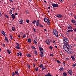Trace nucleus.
Wrapping results in <instances>:
<instances>
[{
	"label": "nucleus",
	"instance_id": "f8f14e48",
	"mask_svg": "<svg viewBox=\"0 0 76 76\" xmlns=\"http://www.w3.org/2000/svg\"><path fill=\"white\" fill-rule=\"evenodd\" d=\"M25 13L26 15L29 14V11L28 10H26L25 12Z\"/></svg>",
	"mask_w": 76,
	"mask_h": 76
},
{
	"label": "nucleus",
	"instance_id": "5fc2aeb1",
	"mask_svg": "<svg viewBox=\"0 0 76 76\" xmlns=\"http://www.w3.org/2000/svg\"><path fill=\"white\" fill-rule=\"evenodd\" d=\"M34 60L35 62H37V60L35 58H34Z\"/></svg>",
	"mask_w": 76,
	"mask_h": 76
},
{
	"label": "nucleus",
	"instance_id": "6e6d98bb",
	"mask_svg": "<svg viewBox=\"0 0 76 76\" xmlns=\"http://www.w3.org/2000/svg\"><path fill=\"white\" fill-rule=\"evenodd\" d=\"M59 1L61 2V3H62L63 2V0H59Z\"/></svg>",
	"mask_w": 76,
	"mask_h": 76
},
{
	"label": "nucleus",
	"instance_id": "20e7f679",
	"mask_svg": "<svg viewBox=\"0 0 76 76\" xmlns=\"http://www.w3.org/2000/svg\"><path fill=\"white\" fill-rule=\"evenodd\" d=\"M51 5L53 7H58V5L56 4H51Z\"/></svg>",
	"mask_w": 76,
	"mask_h": 76
},
{
	"label": "nucleus",
	"instance_id": "9b49d317",
	"mask_svg": "<svg viewBox=\"0 0 76 76\" xmlns=\"http://www.w3.org/2000/svg\"><path fill=\"white\" fill-rule=\"evenodd\" d=\"M19 45H17V46H16L15 47V48H17V49H20V48L19 47Z\"/></svg>",
	"mask_w": 76,
	"mask_h": 76
},
{
	"label": "nucleus",
	"instance_id": "49530a36",
	"mask_svg": "<svg viewBox=\"0 0 76 76\" xmlns=\"http://www.w3.org/2000/svg\"><path fill=\"white\" fill-rule=\"evenodd\" d=\"M26 22L27 23H29V20H26Z\"/></svg>",
	"mask_w": 76,
	"mask_h": 76
},
{
	"label": "nucleus",
	"instance_id": "423d86ee",
	"mask_svg": "<svg viewBox=\"0 0 76 76\" xmlns=\"http://www.w3.org/2000/svg\"><path fill=\"white\" fill-rule=\"evenodd\" d=\"M69 44H66V46L67 47H68L69 49V48L70 49L72 48V45H68Z\"/></svg>",
	"mask_w": 76,
	"mask_h": 76
},
{
	"label": "nucleus",
	"instance_id": "9d476101",
	"mask_svg": "<svg viewBox=\"0 0 76 76\" xmlns=\"http://www.w3.org/2000/svg\"><path fill=\"white\" fill-rule=\"evenodd\" d=\"M68 73L69 75H72V70H69L68 71Z\"/></svg>",
	"mask_w": 76,
	"mask_h": 76
},
{
	"label": "nucleus",
	"instance_id": "5701e85b",
	"mask_svg": "<svg viewBox=\"0 0 76 76\" xmlns=\"http://www.w3.org/2000/svg\"><path fill=\"white\" fill-rule=\"evenodd\" d=\"M15 73L14 72H13L12 73V76H15Z\"/></svg>",
	"mask_w": 76,
	"mask_h": 76
},
{
	"label": "nucleus",
	"instance_id": "3c124183",
	"mask_svg": "<svg viewBox=\"0 0 76 76\" xmlns=\"http://www.w3.org/2000/svg\"><path fill=\"white\" fill-rule=\"evenodd\" d=\"M17 56H19L20 55V54L19 53H17Z\"/></svg>",
	"mask_w": 76,
	"mask_h": 76
},
{
	"label": "nucleus",
	"instance_id": "c756f323",
	"mask_svg": "<svg viewBox=\"0 0 76 76\" xmlns=\"http://www.w3.org/2000/svg\"><path fill=\"white\" fill-rule=\"evenodd\" d=\"M63 68H61L59 69V70H60V71H63Z\"/></svg>",
	"mask_w": 76,
	"mask_h": 76
},
{
	"label": "nucleus",
	"instance_id": "338daca9",
	"mask_svg": "<svg viewBox=\"0 0 76 76\" xmlns=\"http://www.w3.org/2000/svg\"><path fill=\"white\" fill-rule=\"evenodd\" d=\"M18 37H19V38H20L21 37H20V36L18 35Z\"/></svg>",
	"mask_w": 76,
	"mask_h": 76
},
{
	"label": "nucleus",
	"instance_id": "aec40b11",
	"mask_svg": "<svg viewBox=\"0 0 76 76\" xmlns=\"http://www.w3.org/2000/svg\"><path fill=\"white\" fill-rule=\"evenodd\" d=\"M67 32H73V30H68Z\"/></svg>",
	"mask_w": 76,
	"mask_h": 76
},
{
	"label": "nucleus",
	"instance_id": "f03ea898",
	"mask_svg": "<svg viewBox=\"0 0 76 76\" xmlns=\"http://www.w3.org/2000/svg\"><path fill=\"white\" fill-rule=\"evenodd\" d=\"M63 48L64 50V51H66L67 52V51H69V48L67 46V45H64L63 46Z\"/></svg>",
	"mask_w": 76,
	"mask_h": 76
},
{
	"label": "nucleus",
	"instance_id": "a211bd4d",
	"mask_svg": "<svg viewBox=\"0 0 76 76\" xmlns=\"http://www.w3.org/2000/svg\"><path fill=\"white\" fill-rule=\"evenodd\" d=\"M48 20L47 19V18H45L44 19V21L45 22H47L48 21Z\"/></svg>",
	"mask_w": 76,
	"mask_h": 76
},
{
	"label": "nucleus",
	"instance_id": "2eb2a0df",
	"mask_svg": "<svg viewBox=\"0 0 76 76\" xmlns=\"http://www.w3.org/2000/svg\"><path fill=\"white\" fill-rule=\"evenodd\" d=\"M50 20L49 19L48 20V21L47 22V24L48 25H50Z\"/></svg>",
	"mask_w": 76,
	"mask_h": 76
},
{
	"label": "nucleus",
	"instance_id": "c03bdc74",
	"mask_svg": "<svg viewBox=\"0 0 76 76\" xmlns=\"http://www.w3.org/2000/svg\"><path fill=\"white\" fill-rule=\"evenodd\" d=\"M5 16L6 17V18H9V17L6 14L5 15Z\"/></svg>",
	"mask_w": 76,
	"mask_h": 76
},
{
	"label": "nucleus",
	"instance_id": "b1692460",
	"mask_svg": "<svg viewBox=\"0 0 76 76\" xmlns=\"http://www.w3.org/2000/svg\"><path fill=\"white\" fill-rule=\"evenodd\" d=\"M63 75L64 76H67V74H66V72H64L63 73Z\"/></svg>",
	"mask_w": 76,
	"mask_h": 76
},
{
	"label": "nucleus",
	"instance_id": "cd10ccee",
	"mask_svg": "<svg viewBox=\"0 0 76 76\" xmlns=\"http://www.w3.org/2000/svg\"><path fill=\"white\" fill-rule=\"evenodd\" d=\"M43 64H41L39 66V67L41 68L42 67H43Z\"/></svg>",
	"mask_w": 76,
	"mask_h": 76
},
{
	"label": "nucleus",
	"instance_id": "7c9ffc66",
	"mask_svg": "<svg viewBox=\"0 0 76 76\" xmlns=\"http://www.w3.org/2000/svg\"><path fill=\"white\" fill-rule=\"evenodd\" d=\"M11 17H12V18H15V15H14V14H12L11 15Z\"/></svg>",
	"mask_w": 76,
	"mask_h": 76
},
{
	"label": "nucleus",
	"instance_id": "473e14b6",
	"mask_svg": "<svg viewBox=\"0 0 76 76\" xmlns=\"http://www.w3.org/2000/svg\"><path fill=\"white\" fill-rule=\"evenodd\" d=\"M31 48H32V49H35V47L34 46H31Z\"/></svg>",
	"mask_w": 76,
	"mask_h": 76
},
{
	"label": "nucleus",
	"instance_id": "052dcab7",
	"mask_svg": "<svg viewBox=\"0 0 76 76\" xmlns=\"http://www.w3.org/2000/svg\"><path fill=\"white\" fill-rule=\"evenodd\" d=\"M2 45H3L4 47H5V44H4V43H3Z\"/></svg>",
	"mask_w": 76,
	"mask_h": 76
},
{
	"label": "nucleus",
	"instance_id": "58836bf2",
	"mask_svg": "<svg viewBox=\"0 0 76 76\" xmlns=\"http://www.w3.org/2000/svg\"><path fill=\"white\" fill-rule=\"evenodd\" d=\"M35 22H36V21L34 20V21H33V22H32V23H33V24H35Z\"/></svg>",
	"mask_w": 76,
	"mask_h": 76
},
{
	"label": "nucleus",
	"instance_id": "ddd939ff",
	"mask_svg": "<svg viewBox=\"0 0 76 76\" xmlns=\"http://www.w3.org/2000/svg\"><path fill=\"white\" fill-rule=\"evenodd\" d=\"M71 22L72 23H73L76 22V21H75V20H72Z\"/></svg>",
	"mask_w": 76,
	"mask_h": 76
},
{
	"label": "nucleus",
	"instance_id": "69168bd1",
	"mask_svg": "<svg viewBox=\"0 0 76 76\" xmlns=\"http://www.w3.org/2000/svg\"><path fill=\"white\" fill-rule=\"evenodd\" d=\"M17 74L18 76H19V72H17Z\"/></svg>",
	"mask_w": 76,
	"mask_h": 76
},
{
	"label": "nucleus",
	"instance_id": "f3484780",
	"mask_svg": "<svg viewBox=\"0 0 76 76\" xmlns=\"http://www.w3.org/2000/svg\"><path fill=\"white\" fill-rule=\"evenodd\" d=\"M20 24H22L23 23V20H20Z\"/></svg>",
	"mask_w": 76,
	"mask_h": 76
},
{
	"label": "nucleus",
	"instance_id": "c9c22d12",
	"mask_svg": "<svg viewBox=\"0 0 76 76\" xmlns=\"http://www.w3.org/2000/svg\"><path fill=\"white\" fill-rule=\"evenodd\" d=\"M49 48L50 49V50H52L53 49V47L52 46H50L49 47Z\"/></svg>",
	"mask_w": 76,
	"mask_h": 76
},
{
	"label": "nucleus",
	"instance_id": "dca6fc26",
	"mask_svg": "<svg viewBox=\"0 0 76 76\" xmlns=\"http://www.w3.org/2000/svg\"><path fill=\"white\" fill-rule=\"evenodd\" d=\"M27 56L28 57H31V54L28 53L27 54Z\"/></svg>",
	"mask_w": 76,
	"mask_h": 76
},
{
	"label": "nucleus",
	"instance_id": "e2e57ef3",
	"mask_svg": "<svg viewBox=\"0 0 76 76\" xmlns=\"http://www.w3.org/2000/svg\"><path fill=\"white\" fill-rule=\"evenodd\" d=\"M55 48H57V46L56 45L55 46Z\"/></svg>",
	"mask_w": 76,
	"mask_h": 76
},
{
	"label": "nucleus",
	"instance_id": "4c0bfd02",
	"mask_svg": "<svg viewBox=\"0 0 76 76\" xmlns=\"http://www.w3.org/2000/svg\"><path fill=\"white\" fill-rule=\"evenodd\" d=\"M33 42L34 43V44H37V42H36L35 40H34Z\"/></svg>",
	"mask_w": 76,
	"mask_h": 76
},
{
	"label": "nucleus",
	"instance_id": "8fccbe9b",
	"mask_svg": "<svg viewBox=\"0 0 76 76\" xmlns=\"http://www.w3.org/2000/svg\"><path fill=\"white\" fill-rule=\"evenodd\" d=\"M65 61H64V62H63V64L64 65V66H65Z\"/></svg>",
	"mask_w": 76,
	"mask_h": 76
},
{
	"label": "nucleus",
	"instance_id": "0e129e2a",
	"mask_svg": "<svg viewBox=\"0 0 76 76\" xmlns=\"http://www.w3.org/2000/svg\"><path fill=\"white\" fill-rule=\"evenodd\" d=\"M28 67L29 68V69H30V68H31V67H30V66H29V65H28Z\"/></svg>",
	"mask_w": 76,
	"mask_h": 76
},
{
	"label": "nucleus",
	"instance_id": "79ce46f5",
	"mask_svg": "<svg viewBox=\"0 0 76 76\" xmlns=\"http://www.w3.org/2000/svg\"><path fill=\"white\" fill-rule=\"evenodd\" d=\"M76 66V64H74L72 65L73 67H75Z\"/></svg>",
	"mask_w": 76,
	"mask_h": 76
},
{
	"label": "nucleus",
	"instance_id": "a19ab883",
	"mask_svg": "<svg viewBox=\"0 0 76 76\" xmlns=\"http://www.w3.org/2000/svg\"><path fill=\"white\" fill-rule=\"evenodd\" d=\"M35 69L36 71H38V67L35 68Z\"/></svg>",
	"mask_w": 76,
	"mask_h": 76
},
{
	"label": "nucleus",
	"instance_id": "e433bc0d",
	"mask_svg": "<svg viewBox=\"0 0 76 76\" xmlns=\"http://www.w3.org/2000/svg\"><path fill=\"white\" fill-rule=\"evenodd\" d=\"M71 58L73 60H75V58H74V57L72 56H71Z\"/></svg>",
	"mask_w": 76,
	"mask_h": 76
},
{
	"label": "nucleus",
	"instance_id": "f704fd0d",
	"mask_svg": "<svg viewBox=\"0 0 76 76\" xmlns=\"http://www.w3.org/2000/svg\"><path fill=\"white\" fill-rule=\"evenodd\" d=\"M34 52H35V54H36V55H37L38 54L37 53V52L35 50Z\"/></svg>",
	"mask_w": 76,
	"mask_h": 76
},
{
	"label": "nucleus",
	"instance_id": "603ef678",
	"mask_svg": "<svg viewBox=\"0 0 76 76\" xmlns=\"http://www.w3.org/2000/svg\"><path fill=\"white\" fill-rule=\"evenodd\" d=\"M45 68H44V67H42V70H44Z\"/></svg>",
	"mask_w": 76,
	"mask_h": 76
},
{
	"label": "nucleus",
	"instance_id": "412c9836",
	"mask_svg": "<svg viewBox=\"0 0 76 76\" xmlns=\"http://www.w3.org/2000/svg\"><path fill=\"white\" fill-rule=\"evenodd\" d=\"M72 26L70 25H69V26H68V29H72Z\"/></svg>",
	"mask_w": 76,
	"mask_h": 76
},
{
	"label": "nucleus",
	"instance_id": "a18cd8bd",
	"mask_svg": "<svg viewBox=\"0 0 76 76\" xmlns=\"http://www.w3.org/2000/svg\"><path fill=\"white\" fill-rule=\"evenodd\" d=\"M10 15H12V10L10 11Z\"/></svg>",
	"mask_w": 76,
	"mask_h": 76
},
{
	"label": "nucleus",
	"instance_id": "f257e3e1",
	"mask_svg": "<svg viewBox=\"0 0 76 76\" xmlns=\"http://www.w3.org/2000/svg\"><path fill=\"white\" fill-rule=\"evenodd\" d=\"M64 40L63 41V43L64 45H66L68 43V42H69V40L67 38H64Z\"/></svg>",
	"mask_w": 76,
	"mask_h": 76
},
{
	"label": "nucleus",
	"instance_id": "4468645a",
	"mask_svg": "<svg viewBox=\"0 0 76 76\" xmlns=\"http://www.w3.org/2000/svg\"><path fill=\"white\" fill-rule=\"evenodd\" d=\"M45 76H52L51 74H50V73H49L48 74L45 75Z\"/></svg>",
	"mask_w": 76,
	"mask_h": 76
},
{
	"label": "nucleus",
	"instance_id": "1a4fd4ad",
	"mask_svg": "<svg viewBox=\"0 0 76 76\" xmlns=\"http://www.w3.org/2000/svg\"><path fill=\"white\" fill-rule=\"evenodd\" d=\"M46 42L47 44H50V42L49 40H46Z\"/></svg>",
	"mask_w": 76,
	"mask_h": 76
},
{
	"label": "nucleus",
	"instance_id": "a878e982",
	"mask_svg": "<svg viewBox=\"0 0 76 76\" xmlns=\"http://www.w3.org/2000/svg\"><path fill=\"white\" fill-rule=\"evenodd\" d=\"M7 50V51L8 52V54H10L11 53V52L10 51V50Z\"/></svg>",
	"mask_w": 76,
	"mask_h": 76
},
{
	"label": "nucleus",
	"instance_id": "09e8293b",
	"mask_svg": "<svg viewBox=\"0 0 76 76\" xmlns=\"http://www.w3.org/2000/svg\"><path fill=\"white\" fill-rule=\"evenodd\" d=\"M36 25L37 26H39V23H36Z\"/></svg>",
	"mask_w": 76,
	"mask_h": 76
},
{
	"label": "nucleus",
	"instance_id": "0eeeda50",
	"mask_svg": "<svg viewBox=\"0 0 76 76\" xmlns=\"http://www.w3.org/2000/svg\"><path fill=\"white\" fill-rule=\"evenodd\" d=\"M40 55L41 57H43L44 56V53H43V52H41V53H40Z\"/></svg>",
	"mask_w": 76,
	"mask_h": 76
},
{
	"label": "nucleus",
	"instance_id": "37998d69",
	"mask_svg": "<svg viewBox=\"0 0 76 76\" xmlns=\"http://www.w3.org/2000/svg\"><path fill=\"white\" fill-rule=\"evenodd\" d=\"M66 35L67 36H69V34L67 32L66 33Z\"/></svg>",
	"mask_w": 76,
	"mask_h": 76
},
{
	"label": "nucleus",
	"instance_id": "ea45409f",
	"mask_svg": "<svg viewBox=\"0 0 76 76\" xmlns=\"http://www.w3.org/2000/svg\"><path fill=\"white\" fill-rule=\"evenodd\" d=\"M19 53L20 54V57H22V53L21 52H19Z\"/></svg>",
	"mask_w": 76,
	"mask_h": 76
},
{
	"label": "nucleus",
	"instance_id": "4be33fe9",
	"mask_svg": "<svg viewBox=\"0 0 76 76\" xmlns=\"http://www.w3.org/2000/svg\"><path fill=\"white\" fill-rule=\"evenodd\" d=\"M1 34H3V35H5V33L4 32V31H2L1 32Z\"/></svg>",
	"mask_w": 76,
	"mask_h": 76
},
{
	"label": "nucleus",
	"instance_id": "13d9d810",
	"mask_svg": "<svg viewBox=\"0 0 76 76\" xmlns=\"http://www.w3.org/2000/svg\"><path fill=\"white\" fill-rule=\"evenodd\" d=\"M73 29L74 31V32H76V28H74Z\"/></svg>",
	"mask_w": 76,
	"mask_h": 76
},
{
	"label": "nucleus",
	"instance_id": "6ab92c4d",
	"mask_svg": "<svg viewBox=\"0 0 76 76\" xmlns=\"http://www.w3.org/2000/svg\"><path fill=\"white\" fill-rule=\"evenodd\" d=\"M39 50L40 51H44V49L42 48H41L40 47H39Z\"/></svg>",
	"mask_w": 76,
	"mask_h": 76
},
{
	"label": "nucleus",
	"instance_id": "6e6552de",
	"mask_svg": "<svg viewBox=\"0 0 76 76\" xmlns=\"http://www.w3.org/2000/svg\"><path fill=\"white\" fill-rule=\"evenodd\" d=\"M28 41L29 43H31V42L32 41V39H31L29 38L28 39Z\"/></svg>",
	"mask_w": 76,
	"mask_h": 76
},
{
	"label": "nucleus",
	"instance_id": "2f4dec72",
	"mask_svg": "<svg viewBox=\"0 0 76 76\" xmlns=\"http://www.w3.org/2000/svg\"><path fill=\"white\" fill-rule=\"evenodd\" d=\"M26 37V34H24L23 36V38H25Z\"/></svg>",
	"mask_w": 76,
	"mask_h": 76
},
{
	"label": "nucleus",
	"instance_id": "72a5a7b5",
	"mask_svg": "<svg viewBox=\"0 0 76 76\" xmlns=\"http://www.w3.org/2000/svg\"><path fill=\"white\" fill-rule=\"evenodd\" d=\"M57 62L58 63H61V62L60 61H59L58 60H57Z\"/></svg>",
	"mask_w": 76,
	"mask_h": 76
},
{
	"label": "nucleus",
	"instance_id": "864d4df0",
	"mask_svg": "<svg viewBox=\"0 0 76 76\" xmlns=\"http://www.w3.org/2000/svg\"><path fill=\"white\" fill-rule=\"evenodd\" d=\"M50 56H52V57H54V55L53 54H50Z\"/></svg>",
	"mask_w": 76,
	"mask_h": 76
},
{
	"label": "nucleus",
	"instance_id": "7ed1b4c3",
	"mask_svg": "<svg viewBox=\"0 0 76 76\" xmlns=\"http://www.w3.org/2000/svg\"><path fill=\"white\" fill-rule=\"evenodd\" d=\"M53 31L55 36L56 37H58V32H57V31L56 29H53Z\"/></svg>",
	"mask_w": 76,
	"mask_h": 76
},
{
	"label": "nucleus",
	"instance_id": "4d7b16f0",
	"mask_svg": "<svg viewBox=\"0 0 76 76\" xmlns=\"http://www.w3.org/2000/svg\"><path fill=\"white\" fill-rule=\"evenodd\" d=\"M66 61H68L69 60V58H67L66 59Z\"/></svg>",
	"mask_w": 76,
	"mask_h": 76
},
{
	"label": "nucleus",
	"instance_id": "c85d7f7f",
	"mask_svg": "<svg viewBox=\"0 0 76 76\" xmlns=\"http://www.w3.org/2000/svg\"><path fill=\"white\" fill-rule=\"evenodd\" d=\"M12 31H15V27H12Z\"/></svg>",
	"mask_w": 76,
	"mask_h": 76
},
{
	"label": "nucleus",
	"instance_id": "de8ad7c7",
	"mask_svg": "<svg viewBox=\"0 0 76 76\" xmlns=\"http://www.w3.org/2000/svg\"><path fill=\"white\" fill-rule=\"evenodd\" d=\"M36 30H37L36 29H33V31H34V32H37V31H36Z\"/></svg>",
	"mask_w": 76,
	"mask_h": 76
},
{
	"label": "nucleus",
	"instance_id": "bf43d9fd",
	"mask_svg": "<svg viewBox=\"0 0 76 76\" xmlns=\"http://www.w3.org/2000/svg\"><path fill=\"white\" fill-rule=\"evenodd\" d=\"M20 35H23V32H21L20 33Z\"/></svg>",
	"mask_w": 76,
	"mask_h": 76
},
{
	"label": "nucleus",
	"instance_id": "bb28decb",
	"mask_svg": "<svg viewBox=\"0 0 76 76\" xmlns=\"http://www.w3.org/2000/svg\"><path fill=\"white\" fill-rule=\"evenodd\" d=\"M10 36L11 38V40H13V37L10 34Z\"/></svg>",
	"mask_w": 76,
	"mask_h": 76
},
{
	"label": "nucleus",
	"instance_id": "774afa93",
	"mask_svg": "<svg viewBox=\"0 0 76 76\" xmlns=\"http://www.w3.org/2000/svg\"><path fill=\"white\" fill-rule=\"evenodd\" d=\"M39 22V20H37L36 22V23H38Z\"/></svg>",
	"mask_w": 76,
	"mask_h": 76
},
{
	"label": "nucleus",
	"instance_id": "680f3d73",
	"mask_svg": "<svg viewBox=\"0 0 76 76\" xmlns=\"http://www.w3.org/2000/svg\"><path fill=\"white\" fill-rule=\"evenodd\" d=\"M40 27H43V26L42 25H40Z\"/></svg>",
	"mask_w": 76,
	"mask_h": 76
},
{
	"label": "nucleus",
	"instance_id": "39448f33",
	"mask_svg": "<svg viewBox=\"0 0 76 76\" xmlns=\"http://www.w3.org/2000/svg\"><path fill=\"white\" fill-rule=\"evenodd\" d=\"M56 16L57 17V18H61L63 17V15L61 14L57 15Z\"/></svg>",
	"mask_w": 76,
	"mask_h": 76
},
{
	"label": "nucleus",
	"instance_id": "393cba45",
	"mask_svg": "<svg viewBox=\"0 0 76 76\" xmlns=\"http://www.w3.org/2000/svg\"><path fill=\"white\" fill-rule=\"evenodd\" d=\"M5 39L6 41L7 42H8V39H7V37H5Z\"/></svg>",
	"mask_w": 76,
	"mask_h": 76
}]
</instances>
